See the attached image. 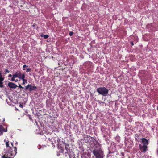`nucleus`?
I'll list each match as a JSON object with an SVG mask.
<instances>
[{
    "label": "nucleus",
    "mask_w": 158,
    "mask_h": 158,
    "mask_svg": "<svg viewBox=\"0 0 158 158\" xmlns=\"http://www.w3.org/2000/svg\"><path fill=\"white\" fill-rule=\"evenodd\" d=\"M13 149V150L12 148H9L5 150L3 153V155L2 156V158H13L17 153V148L14 147Z\"/></svg>",
    "instance_id": "1"
},
{
    "label": "nucleus",
    "mask_w": 158,
    "mask_h": 158,
    "mask_svg": "<svg viewBox=\"0 0 158 158\" xmlns=\"http://www.w3.org/2000/svg\"><path fill=\"white\" fill-rule=\"evenodd\" d=\"M97 92L103 96H106L108 94L109 90L106 87H103L98 88L97 89Z\"/></svg>",
    "instance_id": "2"
},
{
    "label": "nucleus",
    "mask_w": 158,
    "mask_h": 158,
    "mask_svg": "<svg viewBox=\"0 0 158 158\" xmlns=\"http://www.w3.org/2000/svg\"><path fill=\"white\" fill-rule=\"evenodd\" d=\"M93 153L97 158H103V154L101 151L94 149L93 150Z\"/></svg>",
    "instance_id": "3"
},
{
    "label": "nucleus",
    "mask_w": 158,
    "mask_h": 158,
    "mask_svg": "<svg viewBox=\"0 0 158 158\" xmlns=\"http://www.w3.org/2000/svg\"><path fill=\"white\" fill-rule=\"evenodd\" d=\"M18 78H20L22 79L23 80V84H24V81L26 82V83H27V80L25 79L24 78H25V75L24 74H22L21 72H19L18 73Z\"/></svg>",
    "instance_id": "4"
},
{
    "label": "nucleus",
    "mask_w": 158,
    "mask_h": 158,
    "mask_svg": "<svg viewBox=\"0 0 158 158\" xmlns=\"http://www.w3.org/2000/svg\"><path fill=\"white\" fill-rule=\"evenodd\" d=\"M37 88L35 86H32L31 85L28 84L25 87V90L26 91L27 89H29V91L30 92L33 90H35Z\"/></svg>",
    "instance_id": "5"
},
{
    "label": "nucleus",
    "mask_w": 158,
    "mask_h": 158,
    "mask_svg": "<svg viewBox=\"0 0 158 158\" xmlns=\"http://www.w3.org/2000/svg\"><path fill=\"white\" fill-rule=\"evenodd\" d=\"M139 147L141 152L145 153L148 150V147L146 145H142L140 144L139 145Z\"/></svg>",
    "instance_id": "6"
},
{
    "label": "nucleus",
    "mask_w": 158,
    "mask_h": 158,
    "mask_svg": "<svg viewBox=\"0 0 158 158\" xmlns=\"http://www.w3.org/2000/svg\"><path fill=\"white\" fill-rule=\"evenodd\" d=\"M8 86L10 88L15 89L17 86L16 85L12 82H9Z\"/></svg>",
    "instance_id": "7"
},
{
    "label": "nucleus",
    "mask_w": 158,
    "mask_h": 158,
    "mask_svg": "<svg viewBox=\"0 0 158 158\" xmlns=\"http://www.w3.org/2000/svg\"><path fill=\"white\" fill-rule=\"evenodd\" d=\"M92 142H93V146L94 148H97L98 146L99 145V143L94 139L93 140Z\"/></svg>",
    "instance_id": "8"
},
{
    "label": "nucleus",
    "mask_w": 158,
    "mask_h": 158,
    "mask_svg": "<svg viewBox=\"0 0 158 158\" xmlns=\"http://www.w3.org/2000/svg\"><path fill=\"white\" fill-rule=\"evenodd\" d=\"M85 140L87 141V143H90V142H92L93 140L94 139L93 138L89 136H87L85 137Z\"/></svg>",
    "instance_id": "9"
},
{
    "label": "nucleus",
    "mask_w": 158,
    "mask_h": 158,
    "mask_svg": "<svg viewBox=\"0 0 158 158\" xmlns=\"http://www.w3.org/2000/svg\"><path fill=\"white\" fill-rule=\"evenodd\" d=\"M141 140L142 143H143V145H146L147 146L148 144V140L144 138H141Z\"/></svg>",
    "instance_id": "10"
},
{
    "label": "nucleus",
    "mask_w": 158,
    "mask_h": 158,
    "mask_svg": "<svg viewBox=\"0 0 158 158\" xmlns=\"http://www.w3.org/2000/svg\"><path fill=\"white\" fill-rule=\"evenodd\" d=\"M3 131H4L3 127L2 126H0V135L2 134ZM5 131H4V132Z\"/></svg>",
    "instance_id": "11"
},
{
    "label": "nucleus",
    "mask_w": 158,
    "mask_h": 158,
    "mask_svg": "<svg viewBox=\"0 0 158 158\" xmlns=\"http://www.w3.org/2000/svg\"><path fill=\"white\" fill-rule=\"evenodd\" d=\"M9 141H8V142L6 141V147H7L6 149H9V148H12V147L9 146Z\"/></svg>",
    "instance_id": "12"
},
{
    "label": "nucleus",
    "mask_w": 158,
    "mask_h": 158,
    "mask_svg": "<svg viewBox=\"0 0 158 158\" xmlns=\"http://www.w3.org/2000/svg\"><path fill=\"white\" fill-rule=\"evenodd\" d=\"M12 76L15 78L18 77V74H17V73H15L12 75Z\"/></svg>",
    "instance_id": "13"
},
{
    "label": "nucleus",
    "mask_w": 158,
    "mask_h": 158,
    "mask_svg": "<svg viewBox=\"0 0 158 158\" xmlns=\"http://www.w3.org/2000/svg\"><path fill=\"white\" fill-rule=\"evenodd\" d=\"M3 82L0 81V87L3 88L4 87V85H3Z\"/></svg>",
    "instance_id": "14"
},
{
    "label": "nucleus",
    "mask_w": 158,
    "mask_h": 158,
    "mask_svg": "<svg viewBox=\"0 0 158 158\" xmlns=\"http://www.w3.org/2000/svg\"><path fill=\"white\" fill-rule=\"evenodd\" d=\"M26 67L27 68L28 67V66H27L26 65H24L23 66V70H26V69H25V68Z\"/></svg>",
    "instance_id": "15"
},
{
    "label": "nucleus",
    "mask_w": 158,
    "mask_h": 158,
    "mask_svg": "<svg viewBox=\"0 0 158 158\" xmlns=\"http://www.w3.org/2000/svg\"><path fill=\"white\" fill-rule=\"evenodd\" d=\"M31 68H27V69H26V72H31Z\"/></svg>",
    "instance_id": "16"
},
{
    "label": "nucleus",
    "mask_w": 158,
    "mask_h": 158,
    "mask_svg": "<svg viewBox=\"0 0 158 158\" xmlns=\"http://www.w3.org/2000/svg\"><path fill=\"white\" fill-rule=\"evenodd\" d=\"M48 37H49V35H44L43 36L44 38L45 39L48 38Z\"/></svg>",
    "instance_id": "17"
},
{
    "label": "nucleus",
    "mask_w": 158,
    "mask_h": 158,
    "mask_svg": "<svg viewBox=\"0 0 158 158\" xmlns=\"http://www.w3.org/2000/svg\"><path fill=\"white\" fill-rule=\"evenodd\" d=\"M74 34V33L73 32H72V31H71L69 32V35L70 36H72L73 35V34Z\"/></svg>",
    "instance_id": "18"
},
{
    "label": "nucleus",
    "mask_w": 158,
    "mask_h": 158,
    "mask_svg": "<svg viewBox=\"0 0 158 158\" xmlns=\"http://www.w3.org/2000/svg\"><path fill=\"white\" fill-rule=\"evenodd\" d=\"M5 71L6 73H9L10 72V71L8 70L7 69H6Z\"/></svg>",
    "instance_id": "19"
},
{
    "label": "nucleus",
    "mask_w": 158,
    "mask_h": 158,
    "mask_svg": "<svg viewBox=\"0 0 158 158\" xmlns=\"http://www.w3.org/2000/svg\"><path fill=\"white\" fill-rule=\"evenodd\" d=\"M19 106L20 107H21L22 108H23V105L21 104H19Z\"/></svg>",
    "instance_id": "20"
},
{
    "label": "nucleus",
    "mask_w": 158,
    "mask_h": 158,
    "mask_svg": "<svg viewBox=\"0 0 158 158\" xmlns=\"http://www.w3.org/2000/svg\"><path fill=\"white\" fill-rule=\"evenodd\" d=\"M11 81H15V78H14L13 77L11 79Z\"/></svg>",
    "instance_id": "21"
},
{
    "label": "nucleus",
    "mask_w": 158,
    "mask_h": 158,
    "mask_svg": "<svg viewBox=\"0 0 158 158\" xmlns=\"http://www.w3.org/2000/svg\"><path fill=\"white\" fill-rule=\"evenodd\" d=\"M18 87L20 88H22V86H21V85L20 84H19V85Z\"/></svg>",
    "instance_id": "22"
},
{
    "label": "nucleus",
    "mask_w": 158,
    "mask_h": 158,
    "mask_svg": "<svg viewBox=\"0 0 158 158\" xmlns=\"http://www.w3.org/2000/svg\"><path fill=\"white\" fill-rule=\"evenodd\" d=\"M36 25V24H34L32 25V27H35Z\"/></svg>",
    "instance_id": "23"
},
{
    "label": "nucleus",
    "mask_w": 158,
    "mask_h": 158,
    "mask_svg": "<svg viewBox=\"0 0 158 158\" xmlns=\"http://www.w3.org/2000/svg\"><path fill=\"white\" fill-rule=\"evenodd\" d=\"M131 44L132 45V46L134 45V44L133 42H131Z\"/></svg>",
    "instance_id": "24"
},
{
    "label": "nucleus",
    "mask_w": 158,
    "mask_h": 158,
    "mask_svg": "<svg viewBox=\"0 0 158 158\" xmlns=\"http://www.w3.org/2000/svg\"><path fill=\"white\" fill-rule=\"evenodd\" d=\"M12 75H11V74H10L9 75V77H12Z\"/></svg>",
    "instance_id": "25"
},
{
    "label": "nucleus",
    "mask_w": 158,
    "mask_h": 158,
    "mask_svg": "<svg viewBox=\"0 0 158 158\" xmlns=\"http://www.w3.org/2000/svg\"><path fill=\"white\" fill-rule=\"evenodd\" d=\"M15 82H17L18 81V80L17 79H16L15 80Z\"/></svg>",
    "instance_id": "26"
},
{
    "label": "nucleus",
    "mask_w": 158,
    "mask_h": 158,
    "mask_svg": "<svg viewBox=\"0 0 158 158\" xmlns=\"http://www.w3.org/2000/svg\"><path fill=\"white\" fill-rule=\"evenodd\" d=\"M11 145L12 146V147H13V144L12 143H11Z\"/></svg>",
    "instance_id": "27"
},
{
    "label": "nucleus",
    "mask_w": 158,
    "mask_h": 158,
    "mask_svg": "<svg viewBox=\"0 0 158 158\" xmlns=\"http://www.w3.org/2000/svg\"><path fill=\"white\" fill-rule=\"evenodd\" d=\"M135 136H136V137H138V135H135Z\"/></svg>",
    "instance_id": "28"
},
{
    "label": "nucleus",
    "mask_w": 158,
    "mask_h": 158,
    "mask_svg": "<svg viewBox=\"0 0 158 158\" xmlns=\"http://www.w3.org/2000/svg\"><path fill=\"white\" fill-rule=\"evenodd\" d=\"M21 89H24V87H23L22 86V88Z\"/></svg>",
    "instance_id": "29"
},
{
    "label": "nucleus",
    "mask_w": 158,
    "mask_h": 158,
    "mask_svg": "<svg viewBox=\"0 0 158 158\" xmlns=\"http://www.w3.org/2000/svg\"><path fill=\"white\" fill-rule=\"evenodd\" d=\"M24 84H25V83H26V82L25 81H24Z\"/></svg>",
    "instance_id": "30"
}]
</instances>
